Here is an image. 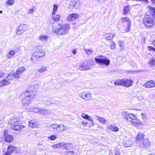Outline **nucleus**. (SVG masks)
<instances>
[{"label": "nucleus", "instance_id": "1", "mask_svg": "<svg viewBox=\"0 0 155 155\" xmlns=\"http://www.w3.org/2000/svg\"><path fill=\"white\" fill-rule=\"evenodd\" d=\"M149 15H146L143 20V23L147 28H150L153 26L154 24V21L152 18L151 17L152 15L155 19V8L151 7H149Z\"/></svg>", "mask_w": 155, "mask_h": 155}, {"label": "nucleus", "instance_id": "2", "mask_svg": "<svg viewBox=\"0 0 155 155\" xmlns=\"http://www.w3.org/2000/svg\"><path fill=\"white\" fill-rule=\"evenodd\" d=\"M69 25L68 24H65L61 26L52 28L53 31L56 35H62L66 34L69 29Z\"/></svg>", "mask_w": 155, "mask_h": 155}, {"label": "nucleus", "instance_id": "3", "mask_svg": "<svg viewBox=\"0 0 155 155\" xmlns=\"http://www.w3.org/2000/svg\"><path fill=\"white\" fill-rule=\"evenodd\" d=\"M32 96L23 92L20 96V98L22 99L23 105L26 106L30 104L34 98Z\"/></svg>", "mask_w": 155, "mask_h": 155}, {"label": "nucleus", "instance_id": "4", "mask_svg": "<svg viewBox=\"0 0 155 155\" xmlns=\"http://www.w3.org/2000/svg\"><path fill=\"white\" fill-rule=\"evenodd\" d=\"M38 88V86L37 84L29 86L28 87L26 90L24 92L26 93H27L29 95L33 96L32 97H34Z\"/></svg>", "mask_w": 155, "mask_h": 155}, {"label": "nucleus", "instance_id": "5", "mask_svg": "<svg viewBox=\"0 0 155 155\" xmlns=\"http://www.w3.org/2000/svg\"><path fill=\"white\" fill-rule=\"evenodd\" d=\"M51 130H55L58 132H62L66 129V127L63 124L60 125L53 124L50 127Z\"/></svg>", "mask_w": 155, "mask_h": 155}, {"label": "nucleus", "instance_id": "6", "mask_svg": "<svg viewBox=\"0 0 155 155\" xmlns=\"http://www.w3.org/2000/svg\"><path fill=\"white\" fill-rule=\"evenodd\" d=\"M79 97L84 99L85 101H88L91 100L92 97L91 94L86 91L81 92L78 94Z\"/></svg>", "mask_w": 155, "mask_h": 155}, {"label": "nucleus", "instance_id": "7", "mask_svg": "<svg viewBox=\"0 0 155 155\" xmlns=\"http://www.w3.org/2000/svg\"><path fill=\"white\" fill-rule=\"evenodd\" d=\"M121 20L124 23L125 31H129L131 25V21L129 18L127 17H123L121 18Z\"/></svg>", "mask_w": 155, "mask_h": 155}, {"label": "nucleus", "instance_id": "8", "mask_svg": "<svg viewBox=\"0 0 155 155\" xmlns=\"http://www.w3.org/2000/svg\"><path fill=\"white\" fill-rule=\"evenodd\" d=\"M128 120L130 123L133 125L136 126L138 124H139L138 120L137 119L136 116L133 114H129L128 115Z\"/></svg>", "mask_w": 155, "mask_h": 155}, {"label": "nucleus", "instance_id": "9", "mask_svg": "<svg viewBox=\"0 0 155 155\" xmlns=\"http://www.w3.org/2000/svg\"><path fill=\"white\" fill-rule=\"evenodd\" d=\"M3 137L4 140L7 142L11 143L13 140V137L9 134L7 130H4Z\"/></svg>", "mask_w": 155, "mask_h": 155}, {"label": "nucleus", "instance_id": "10", "mask_svg": "<svg viewBox=\"0 0 155 155\" xmlns=\"http://www.w3.org/2000/svg\"><path fill=\"white\" fill-rule=\"evenodd\" d=\"M95 60L96 62L100 64V65L105 64L106 66H108L110 64V61L106 58H95Z\"/></svg>", "mask_w": 155, "mask_h": 155}, {"label": "nucleus", "instance_id": "11", "mask_svg": "<svg viewBox=\"0 0 155 155\" xmlns=\"http://www.w3.org/2000/svg\"><path fill=\"white\" fill-rule=\"evenodd\" d=\"M28 28V26L25 24H21L17 28V35H21Z\"/></svg>", "mask_w": 155, "mask_h": 155}, {"label": "nucleus", "instance_id": "12", "mask_svg": "<svg viewBox=\"0 0 155 155\" xmlns=\"http://www.w3.org/2000/svg\"><path fill=\"white\" fill-rule=\"evenodd\" d=\"M123 86L129 87L133 84V81L130 79H126L124 78L123 79Z\"/></svg>", "mask_w": 155, "mask_h": 155}, {"label": "nucleus", "instance_id": "13", "mask_svg": "<svg viewBox=\"0 0 155 155\" xmlns=\"http://www.w3.org/2000/svg\"><path fill=\"white\" fill-rule=\"evenodd\" d=\"M91 67L88 64L86 63V62L83 63L79 67V69L82 71H87L90 69Z\"/></svg>", "mask_w": 155, "mask_h": 155}, {"label": "nucleus", "instance_id": "14", "mask_svg": "<svg viewBox=\"0 0 155 155\" xmlns=\"http://www.w3.org/2000/svg\"><path fill=\"white\" fill-rule=\"evenodd\" d=\"M139 144L140 147L144 148L149 145L150 144L149 141L147 139L145 138L141 142H140Z\"/></svg>", "mask_w": 155, "mask_h": 155}, {"label": "nucleus", "instance_id": "15", "mask_svg": "<svg viewBox=\"0 0 155 155\" xmlns=\"http://www.w3.org/2000/svg\"><path fill=\"white\" fill-rule=\"evenodd\" d=\"M24 127L21 125H17L16 123H13V125L11 127V128L13 130L17 131L21 130L22 128Z\"/></svg>", "mask_w": 155, "mask_h": 155}, {"label": "nucleus", "instance_id": "16", "mask_svg": "<svg viewBox=\"0 0 155 155\" xmlns=\"http://www.w3.org/2000/svg\"><path fill=\"white\" fill-rule=\"evenodd\" d=\"M78 14L76 13L70 14L67 18L68 21H73L77 19L78 17Z\"/></svg>", "mask_w": 155, "mask_h": 155}, {"label": "nucleus", "instance_id": "17", "mask_svg": "<svg viewBox=\"0 0 155 155\" xmlns=\"http://www.w3.org/2000/svg\"><path fill=\"white\" fill-rule=\"evenodd\" d=\"M144 133L141 132H139L136 136L137 141L139 142H141V141L144 139Z\"/></svg>", "mask_w": 155, "mask_h": 155}, {"label": "nucleus", "instance_id": "18", "mask_svg": "<svg viewBox=\"0 0 155 155\" xmlns=\"http://www.w3.org/2000/svg\"><path fill=\"white\" fill-rule=\"evenodd\" d=\"M36 52L33 53L32 54L31 58V61L33 62H35L36 61H39L41 60L39 57H38Z\"/></svg>", "mask_w": 155, "mask_h": 155}, {"label": "nucleus", "instance_id": "19", "mask_svg": "<svg viewBox=\"0 0 155 155\" xmlns=\"http://www.w3.org/2000/svg\"><path fill=\"white\" fill-rule=\"evenodd\" d=\"M14 78V76L13 74H10L8 76L4 78L6 82H7L8 84H11V82L13 79Z\"/></svg>", "mask_w": 155, "mask_h": 155}, {"label": "nucleus", "instance_id": "20", "mask_svg": "<svg viewBox=\"0 0 155 155\" xmlns=\"http://www.w3.org/2000/svg\"><path fill=\"white\" fill-rule=\"evenodd\" d=\"M155 86V82L153 81H150L147 82L145 84V87L147 88H150Z\"/></svg>", "mask_w": 155, "mask_h": 155}, {"label": "nucleus", "instance_id": "21", "mask_svg": "<svg viewBox=\"0 0 155 155\" xmlns=\"http://www.w3.org/2000/svg\"><path fill=\"white\" fill-rule=\"evenodd\" d=\"M81 116L84 119H86L91 121L92 122V124H93V121L92 118L88 115L84 113H82L81 114Z\"/></svg>", "mask_w": 155, "mask_h": 155}, {"label": "nucleus", "instance_id": "22", "mask_svg": "<svg viewBox=\"0 0 155 155\" xmlns=\"http://www.w3.org/2000/svg\"><path fill=\"white\" fill-rule=\"evenodd\" d=\"M28 124L29 126L32 128L36 127L38 124L37 122L35 120H30Z\"/></svg>", "mask_w": 155, "mask_h": 155}, {"label": "nucleus", "instance_id": "23", "mask_svg": "<svg viewBox=\"0 0 155 155\" xmlns=\"http://www.w3.org/2000/svg\"><path fill=\"white\" fill-rule=\"evenodd\" d=\"M47 67L46 66H43L37 69V71L41 74H43L47 70Z\"/></svg>", "mask_w": 155, "mask_h": 155}, {"label": "nucleus", "instance_id": "24", "mask_svg": "<svg viewBox=\"0 0 155 155\" xmlns=\"http://www.w3.org/2000/svg\"><path fill=\"white\" fill-rule=\"evenodd\" d=\"M36 52L38 55V57H39L41 60L45 56V52L42 50H39L37 51Z\"/></svg>", "mask_w": 155, "mask_h": 155}, {"label": "nucleus", "instance_id": "25", "mask_svg": "<svg viewBox=\"0 0 155 155\" xmlns=\"http://www.w3.org/2000/svg\"><path fill=\"white\" fill-rule=\"evenodd\" d=\"M115 35V34H105L103 36L105 37V39L106 40H109L111 39Z\"/></svg>", "mask_w": 155, "mask_h": 155}, {"label": "nucleus", "instance_id": "26", "mask_svg": "<svg viewBox=\"0 0 155 155\" xmlns=\"http://www.w3.org/2000/svg\"><path fill=\"white\" fill-rule=\"evenodd\" d=\"M16 147L13 146H10L8 147L7 152L10 154L12 153L15 149Z\"/></svg>", "mask_w": 155, "mask_h": 155}, {"label": "nucleus", "instance_id": "27", "mask_svg": "<svg viewBox=\"0 0 155 155\" xmlns=\"http://www.w3.org/2000/svg\"><path fill=\"white\" fill-rule=\"evenodd\" d=\"M39 40L41 41H46L48 38V37L47 35L42 34L40 35L39 36Z\"/></svg>", "mask_w": 155, "mask_h": 155}, {"label": "nucleus", "instance_id": "28", "mask_svg": "<svg viewBox=\"0 0 155 155\" xmlns=\"http://www.w3.org/2000/svg\"><path fill=\"white\" fill-rule=\"evenodd\" d=\"M49 113L48 111L47 110H43L40 109L38 114L42 116L47 115Z\"/></svg>", "mask_w": 155, "mask_h": 155}, {"label": "nucleus", "instance_id": "29", "mask_svg": "<svg viewBox=\"0 0 155 155\" xmlns=\"http://www.w3.org/2000/svg\"><path fill=\"white\" fill-rule=\"evenodd\" d=\"M108 126V128L112 131L117 132L119 131V128L114 125H109Z\"/></svg>", "mask_w": 155, "mask_h": 155}, {"label": "nucleus", "instance_id": "30", "mask_svg": "<svg viewBox=\"0 0 155 155\" xmlns=\"http://www.w3.org/2000/svg\"><path fill=\"white\" fill-rule=\"evenodd\" d=\"M25 70V68L23 67H19L17 69L16 71V73H18L19 74H22L23 72H24Z\"/></svg>", "mask_w": 155, "mask_h": 155}, {"label": "nucleus", "instance_id": "31", "mask_svg": "<svg viewBox=\"0 0 155 155\" xmlns=\"http://www.w3.org/2000/svg\"><path fill=\"white\" fill-rule=\"evenodd\" d=\"M54 13L52 15V18L53 20H54L55 21H58L60 20V15H56Z\"/></svg>", "mask_w": 155, "mask_h": 155}, {"label": "nucleus", "instance_id": "32", "mask_svg": "<svg viewBox=\"0 0 155 155\" xmlns=\"http://www.w3.org/2000/svg\"><path fill=\"white\" fill-rule=\"evenodd\" d=\"M95 117L98 118L97 120L99 121L101 123H103L104 124H105V120L103 117H99L97 115H95Z\"/></svg>", "mask_w": 155, "mask_h": 155}, {"label": "nucleus", "instance_id": "33", "mask_svg": "<svg viewBox=\"0 0 155 155\" xmlns=\"http://www.w3.org/2000/svg\"><path fill=\"white\" fill-rule=\"evenodd\" d=\"M123 79L117 80L114 82V84L116 85H122L123 86Z\"/></svg>", "mask_w": 155, "mask_h": 155}, {"label": "nucleus", "instance_id": "34", "mask_svg": "<svg viewBox=\"0 0 155 155\" xmlns=\"http://www.w3.org/2000/svg\"><path fill=\"white\" fill-rule=\"evenodd\" d=\"M40 109L38 108L31 107L30 108L29 110L31 112H34L35 113H37L38 114V112L39 111Z\"/></svg>", "mask_w": 155, "mask_h": 155}, {"label": "nucleus", "instance_id": "35", "mask_svg": "<svg viewBox=\"0 0 155 155\" xmlns=\"http://www.w3.org/2000/svg\"><path fill=\"white\" fill-rule=\"evenodd\" d=\"M129 12V6H127L125 7L124 9V14L126 15L128 14Z\"/></svg>", "mask_w": 155, "mask_h": 155}, {"label": "nucleus", "instance_id": "36", "mask_svg": "<svg viewBox=\"0 0 155 155\" xmlns=\"http://www.w3.org/2000/svg\"><path fill=\"white\" fill-rule=\"evenodd\" d=\"M86 53L87 55H90L93 54V50L90 49H87L85 48H84Z\"/></svg>", "mask_w": 155, "mask_h": 155}, {"label": "nucleus", "instance_id": "37", "mask_svg": "<svg viewBox=\"0 0 155 155\" xmlns=\"http://www.w3.org/2000/svg\"><path fill=\"white\" fill-rule=\"evenodd\" d=\"M58 5L56 4H54L53 5V8L52 12V14H54V13H56L58 9Z\"/></svg>", "mask_w": 155, "mask_h": 155}, {"label": "nucleus", "instance_id": "38", "mask_svg": "<svg viewBox=\"0 0 155 155\" xmlns=\"http://www.w3.org/2000/svg\"><path fill=\"white\" fill-rule=\"evenodd\" d=\"M122 115L125 119L128 120V113L124 111L122 112Z\"/></svg>", "mask_w": 155, "mask_h": 155}, {"label": "nucleus", "instance_id": "39", "mask_svg": "<svg viewBox=\"0 0 155 155\" xmlns=\"http://www.w3.org/2000/svg\"><path fill=\"white\" fill-rule=\"evenodd\" d=\"M150 66L153 67H155V60L153 58L151 59L148 62Z\"/></svg>", "mask_w": 155, "mask_h": 155}, {"label": "nucleus", "instance_id": "40", "mask_svg": "<svg viewBox=\"0 0 155 155\" xmlns=\"http://www.w3.org/2000/svg\"><path fill=\"white\" fill-rule=\"evenodd\" d=\"M7 83V82H6L4 79L3 80L0 81V87L3 86L8 85Z\"/></svg>", "mask_w": 155, "mask_h": 155}, {"label": "nucleus", "instance_id": "41", "mask_svg": "<svg viewBox=\"0 0 155 155\" xmlns=\"http://www.w3.org/2000/svg\"><path fill=\"white\" fill-rule=\"evenodd\" d=\"M58 138V137L54 135H52L48 137V139L50 140H54Z\"/></svg>", "mask_w": 155, "mask_h": 155}, {"label": "nucleus", "instance_id": "42", "mask_svg": "<svg viewBox=\"0 0 155 155\" xmlns=\"http://www.w3.org/2000/svg\"><path fill=\"white\" fill-rule=\"evenodd\" d=\"M76 2L75 1H73L70 2L69 7L70 8H75L76 5L75 4Z\"/></svg>", "mask_w": 155, "mask_h": 155}, {"label": "nucleus", "instance_id": "43", "mask_svg": "<svg viewBox=\"0 0 155 155\" xmlns=\"http://www.w3.org/2000/svg\"><path fill=\"white\" fill-rule=\"evenodd\" d=\"M118 44L121 49H122L124 48V42L123 41L121 40L119 41Z\"/></svg>", "mask_w": 155, "mask_h": 155}, {"label": "nucleus", "instance_id": "44", "mask_svg": "<svg viewBox=\"0 0 155 155\" xmlns=\"http://www.w3.org/2000/svg\"><path fill=\"white\" fill-rule=\"evenodd\" d=\"M14 2V0H8L7 2V4L9 5H12Z\"/></svg>", "mask_w": 155, "mask_h": 155}, {"label": "nucleus", "instance_id": "45", "mask_svg": "<svg viewBox=\"0 0 155 155\" xmlns=\"http://www.w3.org/2000/svg\"><path fill=\"white\" fill-rule=\"evenodd\" d=\"M71 144L70 143H65L64 147V148L66 150L69 149L71 146Z\"/></svg>", "mask_w": 155, "mask_h": 155}, {"label": "nucleus", "instance_id": "46", "mask_svg": "<svg viewBox=\"0 0 155 155\" xmlns=\"http://www.w3.org/2000/svg\"><path fill=\"white\" fill-rule=\"evenodd\" d=\"M153 43L155 47V40L153 42ZM148 48L150 50L154 51H155V48L151 46H148Z\"/></svg>", "mask_w": 155, "mask_h": 155}, {"label": "nucleus", "instance_id": "47", "mask_svg": "<svg viewBox=\"0 0 155 155\" xmlns=\"http://www.w3.org/2000/svg\"><path fill=\"white\" fill-rule=\"evenodd\" d=\"M16 120H15L14 118H12L8 121V122L9 123L13 125V123H16Z\"/></svg>", "mask_w": 155, "mask_h": 155}, {"label": "nucleus", "instance_id": "48", "mask_svg": "<svg viewBox=\"0 0 155 155\" xmlns=\"http://www.w3.org/2000/svg\"><path fill=\"white\" fill-rule=\"evenodd\" d=\"M3 50L2 49H0V58H3L4 55L3 54Z\"/></svg>", "mask_w": 155, "mask_h": 155}, {"label": "nucleus", "instance_id": "49", "mask_svg": "<svg viewBox=\"0 0 155 155\" xmlns=\"http://www.w3.org/2000/svg\"><path fill=\"white\" fill-rule=\"evenodd\" d=\"M12 56V55L11 54V52L9 51L7 55V58L8 59H9Z\"/></svg>", "mask_w": 155, "mask_h": 155}, {"label": "nucleus", "instance_id": "50", "mask_svg": "<svg viewBox=\"0 0 155 155\" xmlns=\"http://www.w3.org/2000/svg\"><path fill=\"white\" fill-rule=\"evenodd\" d=\"M20 74H18V73H16L15 74H14L13 75L14 76V78L15 77L16 78H18L19 77V75Z\"/></svg>", "mask_w": 155, "mask_h": 155}, {"label": "nucleus", "instance_id": "51", "mask_svg": "<svg viewBox=\"0 0 155 155\" xmlns=\"http://www.w3.org/2000/svg\"><path fill=\"white\" fill-rule=\"evenodd\" d=\"M115 43L114 42H113V44L110 46L111 48L112 49H114L115 48Z\"/></svg>", "mask_w": 155, "mask_h": 155}, {"label": "nucleus", "instance_id": "52", "mask_svg": "<svg viewBox=\"0 0 155 155\" xmlns=\"http://www.w3.org/2000/svg\"><path fill=\"white\" fill-rule=\"evenodd\" d=\"M10 52H11V54L12 55V56L14 55L15 53V51L13 49L11 50L10 51Z\"/></svg>", "mask_w": 155, "mask_h": 155}, {"label": "nucleus", "instance_id": "53", "mask_svg": "<svg viewBox=\"0 0 155 155\" xmlns=\"http://www.w3.org/2000/svg\"><path fill=\"white\" fill-rule=\"evenodd\" d=\"M38 146H43L44 145V143L43 141L39 142L37 144Z\"/></svg>", "mask_w": 155, "mask_h": 155}, {"label": "nucleus", "instance_id": "54", "mask_svg": "<svg viewBox=\"0 0 155 155\" xmlns=\"http://www.w3.org/2000/svg\"><path fill=\"white\" fill-rule=\"evenodd\" d=\"M34 10L33 9H29L28 11V14L33 13L34 12Z\"/></svg>", "mask_w": 155, "mask_h": 155}, {"label": "nucleus", "instance_id": "55", "mask_svg": "<svg viewBox=\"0 0 155 155\" xmlns=\"http://www.w3.org/2000/svg\"><path fill=\"white\" fill-rule=\"evenodd\" d=\"M76 2L75 4L76 5V7H75V8H77L78 6H79L80 5V4L79 3V2L76 0H75Z\"/></svg>", "mask_w": 155, "mask_h": 155}, {"label": "nucleus", "instance_id": "56", "mask_svg": "<svg viewBox=\"0 0 155 155\" xmlns=\"http://www.w3.org/2000/svg\"><path fill=\"white\" fill-rule=\"evenodd\" d=\"M60 144V146L61 147H64V145H65V143L64 142H62L59 143Z\"/></svg>", "mask_w": 155, "mask_h": 155}, {"label": "nucleus", "instance_id": "57", "mask_svg": "<svg viewBox=\"0 0 155 155\" xmlns=\"http://www.w3.org/2000/svg\"><path fill=\"white\" fill-rule=\"evenodd\" d=\"M4 75V72L2 71H0V78L2 77Z\"/></svg>", "mask_w": 155, "mask_h": 155}, {"label": "nucleus", "instance_id": "58", "mask_svg": "<svg viewBox=\"0 0 155 155\" xmlns=\"http://www.w3.org/2000/svg\"><path fill=\"white\" fill-rule=\"evenodd\" d=\"M82 124L84 126H86L87 125V122L84 121H82Z\"/></svg>", "mask_w": 155, "mask_h": 155}, {"label": "nucleus", "instance_id": "59", "mask_svg": "<svg viewBox=\"0 0 155 155\" xmlns=\"http://www.w3.org/2000/svg\"><path fill=\"white\" fill-rule=\"evenodd\" d=\"M51 147L53 149H56L57 148L56 144L51 146Z\"/></svg>", "mask_w": 155, "mask_h": 155}, {"label": "nucleus", "instance_id": "60", "mask_svg": "<svg viewBox=\"0 0 155 155\" xmlns=\"http://www.w3.org/2000/svg\"><path fill=\"white\" fill-rule=\"evenodd\" d=\"M98 1L101 3H103L105 2L107 0H97Z\"/></svg>", "mask_w": 155, "mask_h": 155}, {"label": "nucleus", "instance_id": "61", "mask_svg": "<svg viewBox=\"0 0 155 155\" xmlns=\"http://www.w3.org/2000/svg\"><path fill=\"white\" fill-rule=\"evenodd\" d=\"M72 52L73 54H75L76 53V49H74L73 50Z\"/></svg>", "mask_w": 155, "mask_h": 155}, {"label": "nucleus", "instance_id": "62", "mask_svg": "<svg viewBox=\"0 0 155 155\" xmlns=\"http://www.w3.org/2000/svg\"><path fill=\"white\" fill-rule=\"evenodd\" d=\"M56 145H57V148L61 147L60 143H58L57 144H56Z\"/></svg>", "mask_w": 155, "mask_h": 155}, {"label": "nucleus", "instance_id": "63", "mask_svg": "<svg viewBox=\"0 0 155 155\" xmlns=\"http://www.w3.org/2000/svg\"><path fill=\"white\" fill-rule=\"evenodd\" d=\"M69 153H71V155H73L74 153V152L73 151H69L68 152Z\"/></svg>", "mask_w": 155, "mask_h": 155}, {"label": "nucleus", "instance_id": "64", "mask_svg": "<svg viewBox=\"0 0 155 155\" xmlns=\"http://www.w3.org/2000/svg\"><path fill=\"white\" fill-rule=\"evenodd\" d=\"M115 155H120V153L119 152H117Z\"/></svg>", "mask_w": 155, "mask_h": 155}]
</instances>
